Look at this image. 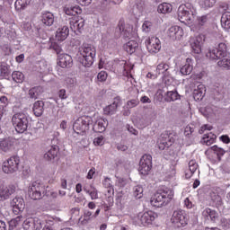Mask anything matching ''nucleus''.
Wrapping results in <instances>:
<instances>
[{
	"label": "nucleus",
	"mask_w": 230,
	"mask_h": 230,
	"mask_svg": "<svg viewBox=\"0 0 230 230\" xmlns=\"http://www.w3.org/2000/svg\"><path fill=\"white\" fill-rule=\"evenodd\" d=\"M174 192L168 187L160 188L151 198L150 204L154 208H163L168 206L173 199Z\"/></svg>",
	"instance_id": "f257e3e1"
},
{
	"label": "nucleus",
	"mask_w": 230,
	"mask_h": 230,
	"mask_svg": "<svg viewBox=\"0 0 230 230\" xmlns=\"http://www.w3.org/2000/svg\"><path fill=\"white\" fill-rule=\"evenodd\" d=\"M197 16V9L190 3L181 4L178 8V20L183 24H193Z\"/></svg>",
	"instance_id": "f03ea898"
},
{
	"label": "nucleus",
	"mask_w": 230,
	"mask_h": 230,
	"mask_svg": "<svg viewBox=\"0 0 230 230\" xmlns=\"http://www.w3.org/2000/svg\"><path fill=\"white\" fill-rule=\"evenodd\" d=\"M159 217V215L153 210H147L146 212H139L133 217V223L138 227H150L155 223V219Z\"/></svg>",
	"instance_id": "7ed1b4c3"
},
{
	"label": "nucleus",
	"mask_w": 230,
	"mask_h": 230,
	"mask_svg": "<svg viewBox=\"0 0 230 230\" xmlns=\"http://www.w3.org/2000/svg\"><path fill=\"white\" fill-rule=\"evenodd\" d=\"M80 62L84 67H91V65L94 62L96 57V49L93 45H84L80 49Z\"/></svg>",
	"instance_id": "20e7f679"
},
{
	"label": "nucleus",
	"mask_w": 230,
	"mask_h": 230,
	"mask_svg": "<svg viewBox=\"0 0 230 230\" xmlns=\"http://www.w3.org/2000/svg\"><path fill=\"white\" fill-rule=\"evenodd\" d=\"M93 125V118L90 116L79 117L73 125V130L79 136H85L89 132V127Z\"/></svg>",
	"instance_id": "39448f33"
},
{
	"label": "nucleus",
	"mask_w": 230,
	"mask_h": 230,
	"mask_svg": "<svg viewBox=\"0 0 230 230\" xmlns=\"http://www.w3.org/2000/svg\"><path fill=\"white\" fill-rule=\"evenodd\" d=\"M12 123L18 134H24L28 130V116L22 112L15 113L12 118Z\"/></svg>",
	"instance_id": "423d86ee"
},
{
	"label": "nucleus",
	"mask_w": 230,
	"mask_h": 230,
	"mask_svg": "<svg viewBox=\"0 0 230 230\" xmlns=\"http://www.w3.org/2000/svg\"><path fill=\"white\" fill-rule=\"evenodd\" d=\"M206 57L210 60H220V58L227 57V45L219 43L217 47L210 49Z\"/></svg>",
	"instance_id": "0eeeda50"
},
{
	"label": "nucleus",
	"mask_w": 230,
	"mask_h": 230,
	"mask_svg": "<svg viewBox=\"0 0 230 230\" xmlns=\"http://www.w3.org/2000/svg\"><path fill=\"white\" fill-rule=\"evenodd\" d=\"M19 164H21V158L13 155L4 162L2 170L4 173H15V172H19Z\"/></svg>",
	"instance_id": "6e6552de"
},
{
	"label": "nucleus",
	"mask_w": 230,
	"mask_h": 230,
	"mask_svg": "<svg viewBox=\"0 0 230 230\" xmlns=\"http://www.w3.org/2000/svg\"><path fill=\"white\" fill-rule=\"evenodd\" d=\"M46 216L29 217L23 222L24 230H40L44 226Z\"/></svg>",
	"instance_id": "1a4fd4ad"
},
{
	"label": "nucleus",
	"mask_w": 230,
	"mask_h": 230,
	"mask_svg": "<svg viewBox=\"0 0 230 230\" xmlns=\"http://www.w3.org/2000/svg\"><path fill=\"white\" fill-rule=\"evenodd\" d=\"M171 222L174 227H186L188 226V217L184 210H175L171 217Z\"/></svg>",
	"instance_id": "9d476101"
},
{
	"label": "nucleus",
	"mask_w": 230,
	"mask_h": 230,
	"mask_svg": "<svg viewBox=\"0 0 230 230\" xmlns=\"http://www.w3.org/2000/svg\"><path fill=\"white\" fill-rule=\"evenodd\" d=\"M44 185L39 181H34L29 187V197L32 200H40L42 199V193H44Z\"/></svg>",
	"instance_id": "9b49d317"
},
{
	"label": "nucleus",
	"mask_w": 230,
	"mask_h": 230,
	"mask_svg": "<svg viewBox=\"0 0 230 230\" xmlns=\"http://www.w3.org/2000/svg\"><path fill=\"white\" fill-rule=\"evenodd\" d=\"M146 48L151 55H157L161 51V40L155 36L149 37L146 40Z\"/></svg>",
	"instance_id": "f8f14e48"
},
{
	"label": "nucleus",
	"mask_w": 230,
	"mask_h": 230,
	"mask_svg": "<svg viewBox=\"0 0 230 230\" xmlns=\"http://www.w3.org/2000/svg\"><path fill=\"white\" fill-rule=\"evenodd\" d=\"M152 170V155H144L139 162L138 172L141 175H148Z\"/></svg>",
	"instance_id": "ddd939ff"
},
{
	"label": "nucleus",
	"mask_w": 230,
	"mask_h": 230,
	"mask_svg": "<svg viewBox=\"0 0 230 230\" xmlns=\"http://www.w3.org/2000/svg\"><path fill=\"white\" fill-rule=\"evenodd\" d=\"M16 188L14 185L0 186V201L8 200L13 193H15Z\"/></svg>",
	"instance_id": "4468645a"
},
{
	"label": "nucleus",
	"mask_w": 230,
	"mask_h": 230,
	"mask_svg": "<svg viewBox=\"0 0 230 230\" xmlns=\"http://www.w3.org/2000/svg\"><path fill=\"white\" fill-rule=\"evenodd\" d=\"M101 211L102 209L97 208L94 214L93 215L92 211L85 210L83 216L79 218V222L81 226H87V224H90V222H93V218H96L98 215H100Z\"/></svg>",
	"instance_id": "2eb2a0df"
},
{
	"label": "nucleus",
	"mask_w": 230,
	"mask_h": 230,
	"mask_svg": "<svg viewBox=\"0 0 230 230\" xmlns=\"http://www.w3.org/2000/svg\"><path fill=\"white\" fill-rule=\"evenodd\" d=\"M167 33L170 39L172 40H181V39L184 37V30L182 27L178 25H174L169 28Z\"/></svg>",
	"instance_id": "dca6fc26"
},
{
	"label": "nucleus",
	"mask_w": 230,
	"mask_h": 230,
	"mask_svg": "<svg viewBox=\"0 0 230 230\" xmlns=\"http://www.w3.org/2000/svg\"><path fill=\"white\" fill-rule=\"evenodd\" d=\"M11 206L13 208V213H14V215H20L24 211V199L20 197L13 198L11 201Z\"/></svg>",
	"instance_id": "f3484780"
},
{
	"label": "nucleus",
	"mask_w": 230,
	"mask_h": 230,
	"mask_svg": "<svg viewBox=\"0 0 230 230\" xmlns=\"http://www.w3.org/2000/svg\"><path fill=\"white\" fill-rule=\"evenodd\" d=\"M84 26H85V20H84V18L77 17L70 21V30H72L74 33H82Z\"/></svg>",
	"instance_id": "a211bd4d"
},
{
	"label": "nucleus",
	"mask_w": 230,
	"mask_h": 230,
	"mask_svg": "<svg viewBox=\"0 0 230 230\" xmlns=\"http://www.w3.org/2000/svg\"><path fill=\"white\" fill-rule=\"evenodd\" d=\"M121 103V98L119 96L115 97L113 99V102L103 109V112L106 116H112V114H116V111H118V107Z\"/></svg>",
	"instance_id": "6ab92c4d"
},
{
	"label": "nucleus",
	"mask_w": 230,
	"mask_h": 230,
	"mask_svg": "<svg viewBox=\"0 0 230 230\" xmlns=\"http://www.w3.org/2000/svg\"><path fill=\"white\" fill-rule=\"evenodd\" d=\"M156 75L162 76V80H166L172 74L170 73V65L160 63L156 66Z\"/></svg>",
	"instance_id": "aec40b11"
},
{
	"label": "nucleus",
	"mask_w": 230,
	"mask_h": 230,
	"mask_svg": "<svg viewBox=\"0 0 230 230\" xmlns=\"http://www.w3.org/2000/svg\"><path fill=\"white\" fill-rule=\"evenodd\" d=\"M58 64L60 67H71L73 66V58L68 54H60Z\"/></svg>",
	"instance_id": "412c9836"
},
{
	"label": "nucleus",
	"mask_w": 230,
	"mask_h": 230,
	"mask_svg": "<svg viewBox=\"0 0 230 230\" xmlns=\"http://www.w3.org/2000/svg\"><path fill=\"white\" fill-rule=\"evenodd\" d=\"M102 185L108 190V199H110V200H112L114 197V186L112 185V180H111V178L109 177H105L102 181Z\"/></svg>",
	"instance_id": "4be33fe9"
},
{
	"label": "nucleus",
	"mask_w": 230,
	"mask_h": 230,
	"mask_svg": "<svg viewBox=\"0 0 230 230\" xmlns=\"http://www.w3.org/2000/svg\"><path fill=\"white\" fill-rule=\"evenodd\" d=\"M57 155H58V146H51L44 154L43 157L46 161H53Z\"/></svg>",
	"instance_id": "5701e85b"
},
{
	"label": "nucleus",
	"mask_w": 230,
	"mask_h": 230,
	"mask_svg": "<svg viewBox=\"0 0 230 230\" xmlns=\"http://www.w3.org/2000/svg\"><path fill=\"white\" fill-rule=\"evenodd\" d=\"M69 37V27L63 26L61 28H58L56 32V39L59 40L60 42L66 40Z\"/></svg>",
	"instance_id": "b1692460"
},
{
	"label": "nucleus",
	"mask_w": 230,
	"mask_h": 230,
	"mask_svg": "<svg viewBox=\"0 0 230 230\" xmlns=\"http://www.w3.org/2000/svg\"><path fill=\"white\" fill-rule=\"evenodd\" d=\"M192 71H193V59L188 58L186 59L184 66L181 67L180 72L183 75H191Z\"/></svg>",
	"instance_id": "393cba45"
},
{
	"label": "nucleus",
	"mask_w": 230,
	"mask_h": 230,
	"mask_svg": "<svg viewBox=\"0 0 230 230\" xmlns=\"http://www.w3.org/2000/svg\"><path fill=\"white\" fill-rule=\"evenodd\" d=\"M206 95V87L204 84L198 85L197 89L193 91V98L196 102H200Z\"/></svg>",
	"instance_id": "a878e982"
},
{
	"label": "nucleus",
	"mask_w": 230,
	"mask_h": 230,
	"mask_svg": "<svg viewBox=\"0 0 230 230\" xmlns=\"http://www.w3.org/2000/svg\"><path fill=\"white\" fill-rule=\"evenodd\" d=\"M137 48H139V44L136 40H129L123 45V49L129 55L136 53V49H137Z\"/></svg>",
	"instance_id": "bb28decb"
},
{
	"label": "nucleus",
	"mask_w": 230,
	"mask_h": 230,
	"mask_svg": "<svg viewBox=\"0 0 230 230\" xmlns=\"http://www.w3.org/2000/svg\"><path fill=\"white\" fill-rule=\"evenodd\" d=\"M41 22H43L45 26H53L55 15L49 12L43 13L41 15Z\"/></svg>",
	"instance_id": "cd10ccee"
},
{
	"label": "nucleus",
	"mask_w": 230,
	"mask_h": 230,
	"mask_svg": "<svg viewBox=\"0 0 230 230\" xmlns=\"http://www.w3.org/2000/svg\"><path fill=\"white\" fill-rule=\"evenodd\" d=\"M32 111L34 112V116H36L37 118H40V116H42V114L44 113V102H35L33 104Z\"/></svg>",
	"instance_id": "c85d7f7f"
},
{
	"label": "nucleus",
	"mask_w": 230,
	"mask_h": 230,
	"mask_svg": "<svg viewBox=\"0 0 230 230\" xmlns=\"http://www.w3.org/2000/svg\"><path fill=\"white\" fill-rule=\"evenodd\" d=\"M215 141H217V135L212 132L205 134L201 139V143L207 146H211Z\"/></svg>",
	"instance_id": "c756f323"
},
{
	"label": "nucleus",
	"mask_w": 230,
	"mask_h": 230,
	"mask_svg": "<svg viewBox=\"0 0 230 230\" xmlns=\"http://www.w3.org/2000/svg\"><path fill=\"white\" fill-rule=\"evenodd\" d=\"M202 217H204L205 218H210L212 222H215L217 218H218V213H217L216 210H213L209 208H206L202 211Z\"/></svg>",
	"instance_id": "7c9ffc66"
},
{
	"label": "nucleus",
	"mask_w": 230,
	"mask_h": 230,
	"mask_svg": "<svg viewBox=\"0 0 230 230\" xmlns=\"http://www.w3.org/2000/svg\"><path fill=\"white\" fill-rule=\"evenodd\" d=\"M107 125H109V122L107 119L100 118L96 120L94 124V128H96L97 132H105V128H107Z\"/></svg>",
	"instance_id": "2f4dec72"
},
{
	"label": "nucleus",
	"mask_w": 230,
	"mask_h": 230,
	"mask_svg": "<svg viewBox=\"0 0 230 230\" xmlns=\"http://www.w3.org/2000/svg\"><path fill=\"white\" fill-rule=\"evenodd\" d=\"M119 31H121L124 39H130L132 37V28L128 27L125 29V22H119L118 24Z\"/></svg>",
	"instance_id": "473e14b6"
},
{
	"label": "nucleus",
	"mask_w": 230,
	"mask_h": 230,
	"mask_svg": "<svg viewBox=\"0 0 230 230\" xmlns=\"http://www.w3.org/2000/svg\"><path fill=\"white\" fill-rule=\"evenodd\" d=\"M44 93V90L41 86H35L29 90V96L31 100H37Z\"/></svg>",
	"instance_id": "72a5a7b5"
},
{
	"label": "nucleus",
	"mask_w": 230,
	"mask_h": 230,
	"mask_svg": "<svg viewBox=\"0 0 230 230\" xmlns=\"http://www.w3.org/2000/svg\"><path fill=\"white\" fill-rule=\"evenodd\" d=\"M31 0H16L14 3V8L17 12H21L30 6Z\"/></svg>",
	"instance_id": "f704fd0d"
},
{
	"label": "nucleus",
	"mask_w": 230,
	"mask_h": 230,
	"mask_svg": "<svg viewBox=\"0 0 230 230\" xmlns=\"http://www.w3.org/2000/svg\"><path fill=\"white\" fill-rule=\"evenodd\" d=\"M221 26L224 30H230V12L222 14Z\"/></svg>",
	"instance_id": "c9c22d12"
},
{
	"label": "nucleus",
	"mask_w": 230,
	"mask_h": 230,
	"mask_svg": "<svg viewBox=\"0 0 230 230\" xmlns=\"http://www.w3.org/2000/svg\"><path fill=\"white\" fill-rule=\"evenodd\" d=\"M173 10V7L169 3L160 4L157 7L158 13H170Z\"/></svg>",
	"instance_id": "e433bc0d"
},
{
	"label": "nucleus",
	"mask_w": 230,
	"mask_h": 230,
	"mask_svg": "<svg viewBox=\"0 0 230 230\" xmlns=\"http://www.w3.org/2000/svg\"><path fill=\"white\" fill-rule=\"evenodd\" d=\"M173 137H170V136L166 135L165 140H161L160 144L158 145V148L160 150H164V148H168V146H172L173 143Z\"/></svg>",
	"instance_id": "4c0bfd02"
},
{
	"label": "nucleus",
	"mask_w": 230,
	"mask_h": 230,
	"mask_svg": "<svg viewBox=\"0 0 230 230\" xmlns=\"http://www.w3.org/2000/svg\"><path fill=\"white\" fill-rule=\"evenodd\" d=\"M65 13L66 15L76 17V15H80V13H82V8H80V6L68 7L65 10Z\"/></svg>",
	"instance_id": "58836bf2"
},
{
	"label": "nucleus",
	"mask_w": 230,
	"mask_h": 230,
	"mask_svg": "<svg viewBox=\"0 0 230 230\" xmlns=\"http://www.w3.org/2000/svg\"><path fill=\"white\" fill-rule=\"evenodd\" d=\"M217 3V0H199V4L204 10H208L209 8H213Z\"/></svg>",
	"instance_id": "ea45409f"
},
{
	"label": "nucleus",
	"mask_w": 230,
	"mask_h": 230,
	"mask_svg": "<svg viewBox=\"0 0 230 230\" xmlns=\"http://www.w3.org/2000/svg\"><path fill=\"white\" fill-rule=\"evenodd\" d=\"M224 85L223 84H216L214 86V94H216L217 100H222L224 98Z\"/></svg>",
	"instance_id": "a19ab883"
},
{
	"label": "nucleus",
	"mask_w": 230,
	"mask_h": 230,
	"mask_svg": "<svg viewBox=\"0 0 230 230\" xmlns=\"http://www.w3.org/2000/svg\"><path fill=\"white\" fill-rule=\"evenodd\" d=\"M209 150L217 155L218 161H220L222 156L226 154V151L217 146H211Z\"/></svg>",
	"instance_id": "79ce46f5"
},
{
	"label": "nucleus",
	"mask_w": 230,
	"mask_h": 230,
	"mask_svg": "<svg viewBox=\"0 0 230 230\" xmlns=\"http://www.w3.org/2000/svg\"><path fill=\"white\" fill-rule=\"evenodd\" d=\"M12 78L16 84H22V82H24V74L20 71H14L12 74Z\"/></svg>",
	"instance_id": "37998d69"
},
{
	"label": "nucleus",
	"mask_w": 230,
	"mask_h": 230,
	"mask_svg": "<svg viewBox=\"0 0 230 230\" xmlns=\"http://www.w3.org/2000/svg\"><path fill=\"white\" fill-rule=\"evenodd\" d=\"M0 148L3 150V152L10 151L12 149V141H10L8 138L3 139L0 142Z\"/></svg>",
	"instance_id": "c03bdc74"
},
{
	"label": "nucleus",
	"mask_w": 230,
	"mask_h": 230,
	"mask_svg": "<svg viewBox=\"0 0 230 230\" xmlns=\"http://www.w3.org/2000/svg\"><path fill=\"white\" fill-rule=\"evenodd\" d=\"M181 98V95L177 91H169L166 93V101L167 102H175L176 100H179Z\"/></svg>",
	"instance_id": "a18cd8bd"
},
{
	"label": "nucleus",
	"mask_w": 230,
	"mask_h": 230,
	"mask_svg": "<svg viewBox=\"0 0 230 230\" xmlns=\"http://www.w3.org/2000/svg\"><path fill=\"white\" fill-rule=\"evenodd\" d=\"M144 193V190H143V186L141 185H137L133 188V197H135V199H143V194Z\"/></svg>",
	"instance_id": "49530a36"
},
{
	"label": "nucleus",
	"mask_w": 230,
	"mask_h": 230,
	"mask_svg": "<svg viewBox=\"0 0 230 230\" xmlns=\"http://www.w3.org/2000/svg\"><path fill=\"white\" fill-rule=\"evenodd\" d=\"M22 221V216H17L16 217L11 219L9 221V229L13 230L17 226L21 224Z\"/></svg>",
	"instance_id": "de8ad7c7"
},
{
	"label": "nucleus",
	"mask_w": 230,
	"mask_h": 230,
	"mask_svg": "<svg viewBox=\"0 0 230 230\" xmlns=\"http://www.w3.org/2000/svg\"><path fill=\"white\" fill-rule=\"evenodd\" d=\"M208 20H209V14H204L202 16H198L197 17V24H198V26H206Z\"/></svg>",
	"instance_id": "09e8293b"
},
{
	"label": "nucleus",
	"mask_w": 230,
	"mask_h": 230,
	"mask_svg": "<svg viewBox=\"0 0 230 230\" xmlns=\"http://www.w3.org/2000/svg\"><path fill=\"white\" fill-rule=\"evenodd\" d=\"M84 191H85V193H87L91 197L92 200L98 199V190H96V188H93L90 190L87 189H84Z\"/></svg>",
	"instance_id": "8fccbe9b"
},
{
	"label": "nucleus",
	"mask_w": 230,
	"mask_h": 230,
	"mask_svg": "<svg viewBox=\"0 0 230 230\" xmlns=\"http://www.w3.org/2000/svg\"><path fill=\"white\" fill-rule=\"evenodd\" d=\"M152 28H154L152 22L150 21L144 22L142 25V31H145V33H150V31H152Z\"/></svg>",
	"instance_id": "3c124183"
},
{
	"label": "nucleus",
	"mask_w": 230,
	"mask_h": 230,
	"mask_svg": "<svg viewBox=\"0 0 230 230\" xmlns=\"http://www.w3.org/2000/svg\"><path fill=\"white\" fill-rule=\"evenodd\" d=\"M0 75L1 76L6 77L10 75V70L8 69V65L3 63L0 65Z\"/></svg>",
	"instance_id": "603ef678"
},
{
	"label": "nucleus",
	"mask_w": 230,
	"mask_h": 230,
	"mask_svg": "<svg viewBox=\"0 0 230 230\" xmlns=\"http://www.w3.org/2000/svg\"><path fill=\"white\" fill-rule=\"evenodd\" d=\"M217 66L224 69H230V59L223 58L217 62Z\"/></svg>",
	"instance_id": "864d4df0"
},
{
	"label": "nucleus",
	"mask_w": 230,
	"mask_h": 230,
	"mask_svg": "<svg viewBox=\"0 0 230 230\" xmlns=\"http://www.w3.org/2000/svg\"><path fill=\"white\" fill-rule=\"evenodd\" d=\"M192 50L194 53H196L197 55H199V53H200L202 51V47H200V42L199 41H194L190 44Z\"/></svg>",
	"instance_id": "5fc2aeb1"
},
{
	"label": "nucleus",
	"mask_w": 230,
	"mask_h": 230,
	"mask_svg": "<svg viewBox=\"0 0 230 230\" xmlns=\"http://www.w3.org/2000/svg\"><path fill=\"white\" fill-rule=\"evenodd\" d=\"M199 170V164L195 160H190L189 162V171L195 173Z\"/></svg>",
	"instance_id": "6e6d98bb"
},
{
	"label": "nucleus",
	"mask_w": 230,
	"mask_h": 230,
	"mask_svg": "<svg viewBox=\"0 0 230 230\" xmlns=\"http://www.w3.org/2000/svg\"><path fill=\"white\" fill-rule=\"evenodd\" d=\"M139 105V100L132 99L127 102L126 107L127 109H134V107H137Z\"/></svg>",
	"instance_id": "4d7b16f0"
},
{
	"label": "nucleus",
	"mask_w": 230,
	"mask_h": 230,
	"mask_svg": "<svg viewBox=\"0 0 230 230\" xmlns=\"http://www.w3.org/2000/svg\"><path fill=\"white\" fill-rule=\"evenodd\" d=\"M93 145L95 146H102V145H105V138L103 136L97 137L93 139Z\"/></svg>",
	"instance_id": "13d9d810"
},
{
	"label": "nucleus",
	"mask_w": 230,
	"mask_h": 230,
	"mask_svg": "<svg viewBox=\"0 0 230 230\" xmlns=\"http://www.w3.org/2000/svg\"><path fill=\"white\" fill-rule=\"evenodd\" d=\"M50 49H53L57 55H60V53H62V47H60L57 42L51 43Z\"/></svg>",
	"instance_id": "bf43d9fd"
},
{
	"label": "nucleus",
	"mask_w": 230,
	"mask_h": 230,
	"mask_svg": "<svg viewBox=\"0 0 230 230\" xmlns=\"http://www.w3.org/2000/svg\"><path fill=\"white\" fill-rule=\"evenodd\" d=\"M195 132V128H191V126L188 125L184 128V136L186 137H190Z\"/></svg>",
	"instance_id": "052dcab7"
},
{
	"label": "nucleus",
	"mask_w": 230,
	"mask_h": 230,
	"mask_svg": "<svg viewBox=\"0 0 230 230\" xmlns=\"http://www.w3.org/2000/svg\"><path fill=\"white\" fill-rule=\"evenodd\" d=\"M97 78H98L99 82H105V80H107V72H105V71H101V72L97 75Z\"/></svg>",
	"instance_id": "680f3d73"
},
{
	"label": "nucleus",
	"mask_w": 230,
	"mask_h": 230,
	"mask_svg": "<svg viewBox=\"0 0 230 230\" xmlns=\"http://www.w3.org/2000/svg\"><path fill=\"white\" fill-rule=\"evenodd\" d=\"M101 5L100 7L102 10H105L106 8H109L111 6V0H100Z\"/></svg>",
	"instance_id": "e2e57ef3"
},
{
	"label": "nucleus",
	"mask_w": 230,
	"mask_h": 230,
	"mask_svg": "<svg viewBox=\"0 0 230 230\" xmlns=\"http://www.w3.org/2000/svg\"><path fill=\"white\" fill-rule=\"evenodd\" d=\"M206 130H213V126H209L208 124L203 125L199 129V134H204Z\"/></svg>",
	"instance_id": "0e129e2a"
},
{
	"label": "nucleus",
	"mask_w": 230,
	"mask_h": 230,
	"mask_svg": "<svg viewBox=\"0 0 230 230\" xmlns=\"http://www.w3.org/2000/svg\"><path fill=\"white\" fill-rule=\"evenodd\" d=\"M77 3L81 6H89L93 3V0H77Z\"/></svg>",
	"instance_id": "69168bd1"
},
{
	"label": "nucleus",
	"mask_w": 230,
	"mask_h": 230,
	"mask_svg": "<svg viewBox=\"0 0 230 230\" xmlns=\"http://www.w3.org/2000/svg\"><path fill=\"white\" fill-rule=\"evenodd\" d=\"M22 28L25 31H30V30H31V23L30 22H22Z\"/></svg>",
	"instance_id": "338daca9"
},
{
	"label": "nucleus",
	"mask_w": 230,
	"mask_h": 230,
	"mask_svg": "<svg viewBox=\"0 0 230 230\" xmlns=\"http://www.w3.org/2000/svg\"><path fill=\"white\" fill-rule=\"evenodd\" d=\"M220 141H222L223 143H225L226 145H229L230 143V137L227 135H223L220 137Z\"/></svg>",
	"instance_id": "774afa93"
}]
</instances>
